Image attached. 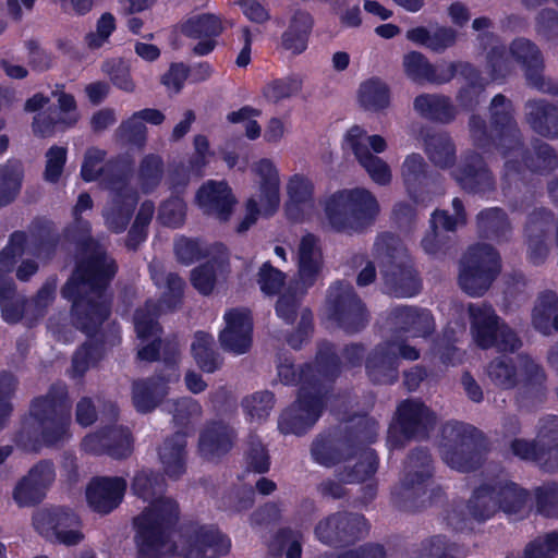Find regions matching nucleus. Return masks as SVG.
Segmentation results:
<instances>
[{"label":"nucleus","instance_id":"nucleus-14","mask_svg":"<svg viewBox=\"0 0 558 558\" xmlns=\"http://www.w3.org/2000/svg\"><path fill=\"white\" fill-rule=\"evenodd\" d=\"M369 527L363 514L338 511L320 520L314 529V534L325 545L347 547L364 538Z\"/></svg>","mask_w":558,"mask_h":558},{"label":"nucleus","instance_id":"nucleus-21","mask_svg":"<svg viewBox=\"0 0 558 558\" xmlns=\"http://www.w3.org/2000/svg\"><path fill=\"white\" fill-rule=\"evenodd\" d=\"M225 329L219 333L223 350L235 354L246 353L252 345L253 317L248 308H229L225 315Z\"/></svg>","mask_w":558,"mask_h":558},{"label":"nucleus","instance_id":"nucleus-46","mask_svg":"<svg viewBox=\"0 0 558 558\" xmlns=\"http://www.w3.org/2000/svg\"><path fill=\"white\" fill-rule=\"evenodd\" d=\"M277 372L278 377L283 385H300L299 389H302L307 385L311 391H314V389L328 391V387H326L316 376L312 363H304L299 369H296L292 361L284 359V361L277 366Z\"/></svg>","mask_w":558,"mask_h":558},{"label":"nucleus","instance_id":"nucleus-15","mask_svg":"<svg viewBox=\"0 0 558 558\" xmlns=\"http://www.w3.org/2000/svg\"><path fill=\"white\" fill-rule=\"evenodd\" d=\"M33 525L44 537L66 546H74L84 538L81 520L70 508L53 507L37 511Z\"/></svg>","mask_w":558,"mask_h":558},{"label":"nucleus","instance_id":"nucleus-54","mask_svg":"<svg viewBox=\"0 0 558 558\" xmlns=\"http://www.w3.org/2000/svg\"><path fill=\"white\" fill-rule=\"evenodd\" d=\"M191 350L196 364L203 372L211 374L221 367L222 359L216 352L214 338L208 332L197 331Z\"/></svg>","mask_w":558,"mask_h":558},{"label":"nucleus","instance_id":"nucleus-53","mask_svg":"<svg viewBox=\"0 0 558 558\" xmlns=\"http://www.w3.org/2000/svg\"><path fill=\"white\" fill-rule=\"evenodd\" d=\"M425 153L437 167L449 168L456 161V146L447 133L427 134L424 138Z\"/></svg>","mask_w":558,"mask_h":558},{"label":"nucleus","instance_id":"nucleus-50","mask_svg":"<svg viewBox=\"0 0 558 558\" xmlns=\"http://www.w3.org/2000/svg\"><path fill=\"white\" fill-rule=\"evenodd\" d=\"M138 196L111 198L108 208L104 211L106 226L113 233H122L126 230L134 214Z\"/></svg>","mask_w":558,"mask_h":558},{"label":"nucleus","instance_id":"nucleus-60","mask_svg":"<svg viewBox=\"0 0 558 558\" xmlns=\"http://www.w3.org/2000/svg\"><path fill=\"white\" fill-rule=\"evenodd\" d=\"M302 78L298 74H290L268 82L262 93L267 101L278 104L296 95L302 89Z\"/></svg>","mask_w":558,"mask_h":558},{"label":"nucleus","instance_id":"nucleus-17","mask_svg":"<svg viewBox=\"0 0 558 558\" xmlns=\"http://www.w3.org/2000/svg\"><path fill=\"white\" fill-rule=\"evenodd\" d=\"M403 184L409 197L417 205L432 202L440 174L428 171V165L420 154L407 156L401 167Z\"/></svg>","mask_w":558,"mask_h":558},{"label":"nucleus","instance_id":"nucleus-27","mask_svg":"<svg viewBox=\"0 0 558 558\" xmlns=\"http://www.w3.org/2000/svg\"><path fill=\"white\" fill-rule=\"evenodd\" d=\"M170 374L156 372L154 376L134 380L132 384V402L138 413L155 410L168 395Z\"/></svg>","mask_w":558,"mask_h":558},{"label":"nucleus","instance_id":"nucleus-57","mask_svg":"<svg viewBox=\"0 0 558 558\" xmlns=\"http://www.w3.org/2000/svg\"><path fill=\"white\" fill-rule=\"evenodd\" d=\"M349 445H352V451L355 456L359 450L369 448L378 436V423L372 417H362L354 425L343 430Z\"/></svg>","mask_w":558,"mask_h":558},{"label":"nucleus","instance_id":"nucleus-28","mask_svg":"<svg viewBox=\"0 0 558 558\" xmlns=\"http://www.w3.org/2000/svg\"><path fill=\"white\" fill-rule=\"evenodd\" d=\"M313 459L325 466H332L354 457L352 445H349L341 430H332L318 435L311 446Z\"/></svg>","mask_w":558,"mask_h":558},{"label":"nucleus","instance_id":"nucleus-32","mask_svg":"<svg viewBox=\"0 0 558 558\" xmlns=\"http://www.w3.org/2000/svg\"><path fill=\"white\" fill-rule=\"evenodd\" d=\"M236 434L221 421L208 424L199 435L198 448L206 459L220 458L233 447Z\"/></svg>","mask_w":558,"mask_h":558},{"label":"nucleus","instance_id":"nucleus-3","mask_svg":"<svg viewBox=\"0 0 558 558\" xmlns=\"http://www.w3.org/2000/svg\"><path fill=\"white\" fill-rule=\"evenodd\" d=\"M163 475L154 470L137 471L131 489L138 498L150 505L133 519L136 558H161L162 550L170 541L180 518L179 504L171 498H157L163 493Z\"/></svg>","mask_w":558,"mask_h":558},{"label":"nucleus","instance_id":"nucleus-37","mask_svg":"<svg viewBox=\"0 0 558 558\" xmlns=\"http://www.w3.org/2000/svg\"><path fill=\"white\" fill-rule=\"evenodd\" d=\"M186 436L174 433L167 437L158 454L165 473L172 480L180 478L186 471Z\"/></svg>","mask_w":558,"mask_h":558},{"label":"nucleus","instance_id":"nucleus-41","mask_svg":"<svg viewBox=\"0 0 558 558\" xmlns=\"http://www.w3.org/2000/svg\"><path fill=\"white\" fill-rule=\"evenodd\" d=\"M75 125V117H62L57 106L52 105L33 117L32 131L36 137L49 138Z\"/></svg>","mask_w":558,"mask_h":558},{"label":"nucleus","instance_id":"nucleus-58","mask_svg":"<svg viewBox=\"0 0 558 558\" xmlns=\"http://www.w3.org/2000/svg\"><path fill=\"white\" fill-rule=\"evenodd\" d=\"M223 32L221 20L210 13L190 17L182 25V33L189 38H218Z\"/></svg>","mask_w":558,"mask_h":558},{"label":"nucleus","instance_id":"nucleus-56","mask_svg":"<svg viewBox=\"0 0 558 558\" xmlns=\"http://www.w3.org/2000/svg\"><path fill=\"white\" fill-rule=\"evenodd\" d=\"M256 173L260 177L259 190L269 207L276 209L279 206V174L271 160L260 159L255 166Z\"/></svg>","mask_w":558,"mask_h":558},{"label":"nucleus","instance_id":"nucleus-6","mask_svg":"<svg viewBox=\"0 0 558 558\" xmlns=\"http://www.w3.org/2000/svg\"><path fill=\"white\" fill-rule=\"evenodd\" d=\"M439 451L444 462L453 470L469 473L478 470L485 460L486 437L477 427L454 422L442 428Z\"/></svg>","mask_w":558,"mask_h":558},{"label":"nucleus","instance_id":"nucleus-52","mask_svg":"<svg viewBox=\"0 0 558 558\" xmlns=\"http://www.w3.org/2000/svg\"><path fill=\"white\" fill-rule=\"evenodd\" d=\"M24 179L23 165L17 159H8L0 165V207L12 203L19 195Z\"/></svg>","mask_w":558,"mask_h":558},{"label":"nucleus","instance_id":"nucleus-10","mask_svg":"<svg viewBox=\"0 0 558 558\" xmlns=\"http://www.w3.org/2000/svg\"><path fill=\"white\" fill-rule=\"evenodd\" d=\"M468 312L474 341L481 349L514 352L521 347L518 335L501 320L490 304H470Z\"/></svg>","mask_w":558,"mask_h":558},{"label":"nucleus","instance_id":"nucleus-48","mask_svg":"<svg viewBox=\"0 0 558 558\" xmlns=\"http://www.w3.org/2000/svg\"><path fill=\"white\" fill-rule=\"evenodd\" d=\"M498 509L506 514H517L523 511L531 497L526 488L509 480L495 481Z\"/></svg>","mask_w":558,"mask_h":558},{"label":"nucleus","instance_id":"nucleus-12","mask_svg":"<svg viewBox=\"0 0 558 558\" xmlns=\"http://www.w3.org/2000/svg\"><path fill=\"white\" fill-rule=\"evenodd\" d=\"M328 316L347 333H356L368 324L366 305L347 281H336L327 293Z\"/></svg>","mask_w":558,"mask_h":558},{"label":"nucleus","instance_id":"nucleus-59","mask_svg":"<svg viewBox=\"0 0 558 558\" xmlns=\"http://www.w3.org/2000/svg\"><path fill=\"white\" fill-rule=\"evenodd\" d=\"M165 171L162 158L157 154L145 155L138 166V181L144 193L154 192L161 183Z\"/></svg>","mask_w":558,"mask_h":558},{"label":"nucleus","instance_id":"nucleus-2","mask_svg":"<svg viewBox=\"0 0 558 558\" xmlns=\"http://www.w3.org/2000/svg\"><path fill=\"white\" fill-rule=\"evenodd\" d=\"M514 113L513 102L504 94H497L489 105L490 130L480 114H472L469 120L474 146L484 151L496 148L507 158L504 180L508 183L521 180L526 170L545 174L558 165V156L549 144L535 138L531 148L524 146Z\"/></svg>","mask_w":558,"mask_h":558},{"label":"nucleus","instance_id":"nucleus-5","mask_svg":"<svg viewBox=\"0 0 558 558\" xmlns=\"http://www.w3.org/2000/svg\"><path fill=\"white\" fill-rule=\"evenodd\" d=\"M327 220L337 232H362L373 225L379 205L366 189L340 190L331 194L324 207Z\"/></svg>","mask_w":558,"mask_h":558},{"label":"nucleus","instance_id":"nucleus-51","mask_svg":"<svg viewBox=\"0 0 558 558\" xmlns=\"http://www.w3.org/2000/svg\"><path fill=\"white\" fill-rule=\"evenodd\" d=\"M537 440L546 457V471H558V416L547 415L539 421Z\"/></svg>","mask_w":558,"mask_h":558},{"label":"nucleus","instance_id":"nucleus-64","mask_svg":"<svg viewBox=\"0 0 558 558\" xmlns=\"http://www.w3.org/2000/svg\"><path fill=\"white\" fill-rule=\"evenodd\" d=\"M275 405V395L269 390L258 391L242 401V408L250 421H265Z\"/></svg>","mask_w":558,"mask_h":558},{"label":"nucleus","instance_id":"nucleus-22","mask_svg":"<svg viewBox=\"0 0 558 558\" xmlns=\"http://www.w3.org/2000/svg\"><path fill=\"white\" fill-rule=\"evenodd\" d=\"M230 538L214 525H199L185 537L184 558H220L229 554Z\"/></svg>","mask_w":558,"mask_h":558},{"label":"nucleus","instance_id":"nucleus-8","mask_svg":"<svg viewBox=\"0 0 558 558\" xmlns=\"http://www.w3.org/2000/svg\"><path fill=\"white\" fill-rule=\"evenodd\" d=\"M520 369L515 359L500 354L486 366L489 380L502 390L514 389L521 384L523 393L536 398L546 390V374L543 367L527 355H520Z\"/></svg>","mask_w":558,"mask_h":558},{"label":"nucleus","instance_id":"nucleus-25","mask_svg":"<svg viewBox=\"0 0 558 558\" xmlns=\"http://www.w3.org/2000/svg\"><path fill=\"white\" fill-rule=\"evenodd\" d=\"M403 66L408 77L415 83L445 84L457 75L454 62L434 65L418 51L407 53L403 58Z\"/></svg>","mask_w":558,"mask_h":558},{"label":"nucleus","instance_id":"nucleus-19","mask_svg":"<svg viewBox=\"0 0 558 558\" xmlns=\"http://www.w3.org/2000/svg\"><path fill=\"white\" fill-rule=\"evenodd\" d=\"M54 478L53 462L40 460L15 485L13 490L14 501L20 507L38 505L46 497V492Z\"/></svg>","mask_w":558,"mask_h":558},{"label":"nucleus","instance_id":"nucleus-38","mask_svg":"<svg viewBox=\"0 0 558 558\" xmlns=\"http://www.w3.org/2000/svg\"><path fill=\"white\" fill-rule=\"evenodd\" d=\"M414 110L424 119L450 123L456 118V108L449 97L436 94H421L414 98Z\"/></svg>","mask_w":558,"mask_h":558},{"label":"nucleus","instance_id":"nucleus-61","mask_svg":"<svg viewBox=\"0 0 558 558\" xmlns=\"http://www.w3.org/2000/svg\"><path fill=\"white\" fill-rule=\"evenodd\" d=\"M63 235L85 254L101 247L92 235V223L84 218H73V222L64 228Z\"/></svg>","mask_w":558,"mask_h":558},{"label":"nucleus","instance_id":"nucleus-36","mask_svg":"<svg viewBox=\"0 0 558 558\" xmlns=\"http://www.w3.org/2000/svg\"><path fill=\"white\" fill-rule=\"evenodd\" d=\"M526 121L538 135L558 138V106L544 99L529 100L525 105Z\"/></svg>","mask_w":558,"mask_h":558},{"label":"nucleus","instance_id":"nucleus-23","mask_svg":"<svg viewBox=\"0 0 558 558\" xmlns=\"http://www.w3.org/2000/svg\"><path fill=\"white\" fill-rule=\"evenodd\" d=\"M126 487L121 476L93 477L86 487L87 504L94 512L108 514L121 505Z\"/></svg>","mask_w":558,"mask_h":558},{"label":"nucleus","instance_id":"nucleus-45","mask_svg":"<svg viewBox=\"0 0 558 558\" xmlns=\"http://www.w3.org/2000/svg\"><path fill=\"white\" fill-rule=\"evenodd\" d=\"M60 235L51 221L35 220L31 227V248L37 258L51 259L58 248Z\"/></svg>","mask_w":558,"mask_h":558},{"label":"nucleus","instance_id":"nucleus-43","mask_svg":"<svg viewBox=\"0 0 558 558\" xmlns=\"http://www.w3.org/2000/svg\"><path fill=\"white\" fill-rule=\"evenodd\" d=\"M476 222L482 238L498 243L507 240L511 231L508 215L498 207L481 210L476 216Z\"/></svg>","mask_w":558,"mask_h":558},{"label":"nucleus","instance_id":"nucleus-20","mask_svg":"<svg viewBox=\"0 0 558 558\" xmlns=\"http://www.w3.org/2000/svg\"><path fill=\"white\" fill-rule=\"evenodd\" d=\"M453 177L461 189L471 194H486L495 190V178L484 157L476 151L462 156Z\"/></svg>","mask_w":558,"mask_h":558},{"label":"nucleus","instance_id":"nucleus-49","mask_svg":"<svg viewBox=\"0 0 558 558\" xmlns=\"http://www.w3.org/2000/svg\"><path fill=\"white\" fill-rule=\"evenodd\" d=\"M359 102L367 111L379 112L390 105V88L379 77H371L359 87Z\"/></svg>","mask_w":558,"mask_h":558},{"label":"nucleus","instance_id":"nucleus-9","mask_svg":"<svg viewBox=\"0 0 558 558\" xmlns=\"http://www.w3.org/2000/svg\"><path fill=\"white\" fill-rule=\"evenodd\" d=\"M501 270L498 251L490 244L476 243L469 247L461 262L459 286L470 296H482Z\"/></svg>","mask_w":558,"mask_h":558},{"label":"nucleus","instance_id":"nucleus-35","mask_svg":"<svg viewBox=\"0 0 558 558\" xmlns=\"http://www.w3.org/2000/svg\"><path fill=\"white\" fill-rule=\"evenodd\" d=\"M322 268V251L313 233L302 236L298 250V275L305 288L315 284Z\"/></svg>","mask_w":558,"mask_h":558},{"label":"nucleus","instance_id":"nucleus-1","mask_svg":"<svg viewBox=\"0 0 558 558\" xmlns=\"http://www.w3.org/2000/svg\"><path fill=\"white\" fill-rule=\"evenodd\" d=\"M76 260L61 288V296L71 302L73 326L88 338L73 354L74 377H83L104 357L105 347L121 342V327L117 322L101 329L111 315V300L102 299L118 272V264L105 248L96 247Z\"/></svg>","mask_w":558,"mask_h":558},{"label":"nucleus","instance_id":"nucleus-30","mask_svg":"<svg viewBox=\"0 0 558 558\" xmlns=\"http://www.w3.org/2000/svg\"><path fill=\"white\" fill-rule=\"evenodd\" d=\"M286 215L293 222L304 220L305 210L314 207V184L303 174H293L287 184Z\"/></svg>","mask_w":558,"mask_h":558},{"label":"nucleus","instance_id":"nucleus-11","mask_svg":"<svg viewBox=\"0 0 558 558\" xmlns=\"http://www.w3.org/2000/svg\"><path fill=\"white\" fill-rule=\"evenodd\" d=\"M396 423L387 433V446L390 450L402 449L416 438L428 436L435 424V415L422 401L407 399L397 408Z\"/></svg>","mask_w":558,"mask_h":558},{"label":"nucleus","instance_id":"nucleus-18","mask_svg":"<svg viewBox=\"0 0 558 558\" xmlns=\"http://www.w3.org/2000/svg\"><path fill=\"white\" fill-rule=\"evenodd\" d=\"M509 53L522 68L530 86L541 92L558 95V85L547 86L546 84L544 57L535 43L525 37H517L510 43Z\"/></svg>","mask_w":558,"mask_h":558},{"label":"nucleus","instance_id":"nucleus-7","mask_svg":"<svg viewBox=\"0 0 558 558\" xmlns=\"http://www.w3.org/2000/svg\"><path fill=\"white\" fill-rule=\"evenodd\" d=\"M434 468L427 448L412 449L404 461L400 485L391 492L393 505L401 511L417 512L426 506V493Z\"/></svg>","mask_w":558,"mask_h":558},{"label":"nucleus","instance_id":"nucleus-44","mask_svg":"<svg viewBox=\"0 0 558 558\" xmlns=\"http://www.w3.org/2000/svg\"><path fill=\"white\" fill-rule=\"evenodd\" d=\"M458 33L449 26H439L430 33L425 26H416L407 32V38L434 52H442L457 41Z\"/></svg>","mask_w":558,"mask_h":558},{"label":"nucleus","instance_id":"nucleus-29","mask_svg":"<svg viewBox=\"0 0 558 558\" xmlns=\"http://www.w3.org/2000/svg\"><path fill=\"white\" fill-rule=\"evenodd\" d=\"M390 318L396 327L412 337H429L435 329L434 317L429 310L399 305L391 310Z\"/></svg>","mask_w":558,"mask_h":558},{"label":"nucleus","instance_id":"nucleus-31","mask_svg":"<svg viewBox=\"0 0 558 558\" xmlns=\"http://www.w3.org/2000/svg\"><path fill=\"white\" fill-rule=\"evenodd\" d=\"M314 24V17L310 12L295 10L287 29L281 34V47L294 56L302 54L308 47Z\"/></svg>","mask_w":558,"mask_h":558},{"label":"nucleus","instance_id":"nucleus-24","mask_svg":"<svg viewBox=\"0 0 558 558\" xmlns=\"http://www.w3.org/2000/svg\"><path fill=\"white\" fill-rule=\"evenodd\" d=\"M196 199L204 213L215 216L221 222L229 221L236 204L226 181H207L198 189Z\"/></svg>","mask_w":558,"mask_h":558},{"label":"nucleus","instance_id":"nucleus-39","mask_svg":"<svg viewBox=\"0 0 558 558\" xmlns=\"http://www.w3.org/2000/svg\"><path fill=\"white\" fill-rule=\"evenodd\" d=\"M316 376L328 387V399L333 389L336 379L341 374V360L337 354L336 347L329 341L319 342L312 364Z\"/></svg>","mask_w":558,"mask_h":558},{"label":"nucleus","instance_id":"nucleus-33","mask_svg":"<svg viewBox=\"0 0 558 558\" xmlns=\"http://www.w3.org/2000/svg\"><path fill=\"white\" fill-rule=\"evenodd\" d=\"M362 130L353 126L348 133V141L360 165L366 170L371 179L379 185L391 182V171L386 161L373 155L368 147L361 143Z\"/></svg>","mask_w":558,"mask_h":558},{"label":"nucleus","instance_id":"nucleus-47","mask_svg":"<svg viewBox=\"0 0 558 558\" xmlns=\"http://www.w3.org/2000/svg\"><path fill=\"white\" fill-rule=\"evenodd\" d=\"M495 481L476 487L468 501V510L473 519L484 522L495 515L498 509Z\"/></svg>","mask_w":558,"mask_h":558},{"label":"nucleus","instance_id":"nucleus-16","mask_svg":"<svg viewBox=\"0 0 558 558\" xmlns=\"http://www.w3.org/2000/svg\"><path fill=\"white\" fill-rule=\"evenodd\" d=\"M133 435L128 427L104 426L93 434L86 435L82 449L95 456L106 454L112 459L122 460L133 452Z\"/></svg>","mask_w":558,"mask_h":558},{"label":"nucleus","instance_id":"nucleus-55","mask_svg":"<svg viewBox=\"0 0 558 558\" xmlns=\"http://www.w3.org/2000/svg\"><path fill=\"white\" fill-rule=\"evenodd\" d=\"M355 457H357L355 464L339 474L344 483H363L372 478L378 470L379 457L374 449H361L353 458Z\"/></svg>","mask_w":558,"mask_h":558},{"label":"nucleus","instance_id":"nucleus-63","mask_svg":"<svg viewBox=\"0 0 558 558\" xmlns=\"http://www.w3.org/2000/svg\"><path fill=\"white\" fill-rule=\"evenodd\" d=\"M534 504L538 514L558 520V483L550 481L535 487Z\"/></svg>","mask_w":558,"mask_h":558},{"label":"nucleus","instance_id":"nucleus-4","mask_svg":"<svg viewBox=\"0 0 558 558\" xmlns=\"http://www.w3.org/2000/svg\"><path fill=\"white\" fill-rule=\"evenodd\" d=\"M71 410L68 387L62 381L51 384L45 395L31 401L28 415L46 447H54L70 436Z\"/></svg>","mask_w":558,"mask_h":558},{"label":"nucleus","instance_id":"nucleus-13","mask_svg":"<svg viewBox=\"0 0 558 558\" xmlns=\"http://www.w3.org/2000/svg\"><path fill=\"white\" fill-rule=\"evenodd\" d=\"M328 401V391L308 386L299 389L296 400L284 409L278 420V428L283 435L302 436L306 434L322 416Z\"/></svg>","mask_w":558,"mask_h":558},{"label":"nucleus","instance_id":"nucleus-62","mask_svg":"<svg viewBox=\"0 0 558 558\" xmlns=\"http://www.w3.org/2000/svg\"><path fill=\"white\" fill-rule=\"evenodd\" d=\"M555 222L554 213L545 207L534 208L526 218L524 234L526 239L549 240Z\"/></svg>","mask_w":558,"mask_h":558},{"label":"nucleus","instance_id":"nucleus-40","mask_svg":"<svg viewBox=\"0 0 558 558\" xmlns=\"http://www.w3.org/2000/svg\"><path fill=\"white\" fill-rule=\"evenodd\" d=\"M532 324L544 336L558 331V294L555 291L546 290L539 294L532 312Z\"/></svg>","mask_w":558,"mask_h":558},{"label":"nucleus","instance_id":"nucleus-34","mask_svg":"<svg viewBox=\"0 0 558 558\" xmlns=\"http://www.w3.org/2000/svg\"><path fill=\"white\" fill-rule=\"evenodd\" d=\"M385 284L397 298H411L420 293L422 281L409 263H390L384 270Z\"/></svg>","mask_w":558,"mask_h":558},{"label":"nucleus","instance_id":"nucleus-26","mask_svg":"<svg viewBox=\"0 0 558 558\" xmlns=\"http://www.w3.org/2000/svg\"><path fill=\"white\" fill-rule=\"evenodd\" d=\"M395 342L377 344L365 360V369L369 380L376 385H392L398 380V354Z\"/></svg>","mask_w":558,"mask_h":558},{"label":"nucleus","instance_id":"nucleus-42","mask_svg":"<svg viewBox=\"0 0 558 558\" xmlns=\"http://www.w3.org/2000/svg\"><path fill=\"white\" fill-rule=\"evenodd\" d=\"M163 310L161 303L151 299L146 300L143 306L135 310L133 323L138 340L145 342L150 338L161 337L163 329L159 324V317Z\"/></svg>","mask_w":558,"mask_h":558}]
</instances>
